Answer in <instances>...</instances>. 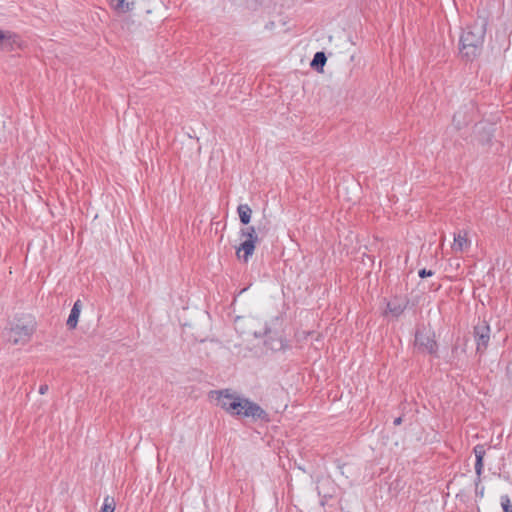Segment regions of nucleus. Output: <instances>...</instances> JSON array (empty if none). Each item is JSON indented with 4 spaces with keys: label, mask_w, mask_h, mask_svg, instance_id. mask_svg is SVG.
<instances>
[{
    "label": "nucleus",
    "mask_w": 512,
    "mask_h": 512,
    "mask_svg": "<svg viewBox=\"0 0 512 512\" xmlns=\"http://www.w3.org/2000/svg\"><path fill=\"white\" fill-rule=\"evenodd\" d=\"M237 212L242 224L247 225L251 220L252 210L248 204H240Z\"/></svg>",
    "instance_id": "nucleus-12"
},
{
    "label": "nucleus",
    "mask_w": 512,
    "mask_h": 512,
    "mask_svg": "<svg viewBox=\"0 0 512 512\" xmlns=\"http://www.w3.org/2000/svg\"><path fill=\"white\" fill-rule=\"evenodd\" d=\"M255 244V240L246 239L236 251L238 258L243 259L244 262H247L254 253Z\"/></svg>",
    "instance_id": "nucleus-8"
},
{
    "label": "nucleus",
    "mask_w": 512,
    "mask_h": 512,
    "mask_svg": "<svg viewBox=\"0 0 512 512\" xmlns=\"http://www.w3.org/2000/svg\"><path fill=\"white\" fill-rule=\"evenodd\" d=\"M474 338L476 341V350L483 353L490 340V327L485 322L479 323L474 327Z\"/></svg>",
    "instance_id": "nucleus-5"
},
{
    "label": "nucleus",
    "mask_w": 512,
    "mask_h": 512,
    "mask_svg": "<svg viewBox=\"0 0 512 512\" xmlns=\"http://www.w3.org/2000/svg\"><path fill=\"white\" fill-rule=\"evenodd\" d=\"M48 389H49L48 385L47 384H43L39 388V393L44 395V394H46L48 392Z\"/></svg>",
    "instance_id": "nucleus-22"
},
{
    "label": "nucleus",
    "mask_w": 512,
    "mask_h": 512,
    "mask_svg": "<svg viewBox=\"0 0 512 512\" xmlns=\"http://www.w3.org/2000/svg\"><path fill=\"white\" fill-rule=\"evenodd\" d=\"M475 454V473L477 475L476 481H475V487H476V495L483 497L484 495V487H479V484L481 482V474L483 472L484 468V456H485V449L483 445H476L473 449Z\"/></svg>",
    "instance_id": "nucleus-4"
},
{
    "label": "nucleus",
    "mask_w": 512,
    "mask_h": 512,
    "mask_svg": "<svg viewBox=\"0 0 512 512\" xmlns=\"http://www.w3.org/2000/svg\"><path fill=\"white\" fill-rule=\"evenodd\" d=\"M470 246V241L467 238V232L460 231L457 234H454V242L452 245V249L455 252H462Z\"/></svg>",
    "instance_id": "nucleus-9"
},
{
    "label": "nucleus",
    "mask_w": 512,
    "mask_h": 512,
    "mask_svg": "<svg viewBox=\"0 0 512 512\" xmlns=\"http://www.w3.org/2000/svg\"><path fill=\"white\" fill-rule=\"evenodd\" d=\"M501 506L503 508V512H512V504L508 495L501 496Z\"/></svg>",
    "instance_id": "nucleus-16"
},
{
    "label": "nucleus",
    "mask_w": 512,
    "mask_h": 512,
    "mask_svg": "<svg viewBox=\"0 0 512 512\" xmlns=\"http://www.w3.org/2000/svg\"><path fill=\"white\" fill-rule=\"evenodd\" d=\"M402 423V417H397L395 420H394V425H400Z\"/></svg>",
    "instance_id": "nucleus-23"
},
{
    "label": "nucleus",
    "mask_w": 512,
    "mask_h": 512,
    "mask_svg": "<svg viewBox=\"0 0 512 512\" xmlns=\"http://www.w3.org/2000/svg\"><path fill=\"white\" fill-rule=\"evenodd\" d=\"M81 308H82V304H81V301L80 300H77L71 311H70V315L67 319V322H66V325L69 329H74L76 328L77 326V323H78V319H79V316H80V312H81Z\"/></svg>",
    "instance_id": "nucleus-10"
},
{
    "label": "nucleus",
    "mask_w": 512,
    "mask_h": 512,
    "mask_svg": "<svg viewBox=\"0 0 512 512\" xmlns=\"http://www.w3.org/2000/svg\"><path fill=\"white\" fill-rule=\"evenodd\" d=\"M415 343L420 350L427 352L429 354H433L437 350V343L434 340L433 336L421 331L416 332Z\"/></svg>",
    "instance_id": "nucleus-6"
},
{
    "label": "nucleus",
    "mask_w": 512,
    "mask_h": 512,
    "mask_svg": "<svg viewBox=\"0 0 512 512\" xmlns=\"http://www.w3.org/2000/svg\"><path fill=\"white\" fill-rule=\"evenodd\" d=\"M12 37V34L10 32H3L0 30V46L6 42L9 41Z\"/></svg>",
    "instance_id": "nucleus-18"
},
{
    "label": "nucleus",
    "mask_w": 512,
    "mask_h": 512,
    "mask_svg": "<svg viewBox=\"0 0 512 512\" xmlns=\"http://www.w3.org/2000/svg\"><path fill=\"white\" fill-rule=\"evenodd\" d=\"M270 334H271V331L267 328L264 329L263 333L257 332V331L254 332L255 337H262V336L266 337V339L264 341V345L267 348H269L270 350H273V351L281 350L283 348L282 340L280 338H274Z\"/></svg>",
    "instance_id": "nucleus-7"
},
{
    "label": "nucleus",
    "mask_w": 512,
    "mask_h": 512,
    "mask_svg": "<svg viewBox=\"0 0 512 512\" xmlns=\"http://www.w3.org/2000/svg\"><path fill=\"white\" fill-rule=\"evenodd\" d=\"M115 510V501L112 497H105L103 506L100 512H114Z\"/></svg>",
    "instance_id": "nucleus-14"
},
{
    "label": "nucleus",
    "mask_w": 512,
    "mask_h": 512,
    "mask_svg": "<svg viewBox=\"0 0 512 512\" xmlns=\"http://www.w3.org/2000/svg\"><path fill=\"white\" fill-rule=\"evenodd\" d=\"M219 405L232 415L251 417L254 420L268 421V413L257 403L249 399L228 393V390L219 391Z\"/></svg>",
    "instance_id": "nucleus-1"
},
{
    "label": "nucleus",
    "mask_w": 512,
    "mask_h": 512,
    "mask_svg": "<svg viewBox=\"0 0 512 512\" xmlns=\"http://www.w3.org/2000/svg\"><path fill=\"white\" fill-rule=\"evenodd\" d=\"M112 5L116 11L126 13L133 9L134 2L128 0H112Z\"/></svg>",
    "instance_id": "nucleus-13"
},
{
    "label": "nucleus",
    "mask_w": 512,
    "mask_h": 512,
    "mask_svg": "<svg viewBox=\"0 0 512 512\" xmlns=\"http://www.w3.org/2000/svg\"><path fill=\"white\" fill-rule=\"evenodd\" d=\"M387 308L389 312L393 315L398 316L403 312V308L399 305H393L392 303H388Z\"/></svg>",
    "instance_id": "nucleus-17"
},
{
    "label": "nucleus",
    "mask_w": 512,
    "mask_h": 512,
    "mask_svg": "<svg viewBox=\"0 0 512 512\" xmlns=\"http://www.w3.org/2000/svg\"><path fill=\"white\" fill-rule=\"evenodd\" d=\"M418 274H419V277H421V278H425V277H430V276H432V275L434 274V272H433V271H431V270H427V269L423 268V269H421V270L419 271V273H418Z\"/></svg>",
    "instance_id": "nucleus-19"
},
{
    "label": "nucleus",
    "mask_w": 512,
    "mask_h": 512,
    "mask_svg": "<svg viewBox=\"0 0 512 512\" xmlns=\"http://www.w3.org/2000/svg\"><path fill=\"white\" fill-rule=\"evenodd\" d=\"M327 61V57L324 52L319 51L316 52L312 61H311V67L315 69L318 72L323 71V67Z\"/></svg>",
    "instance_id": "nucleus-11"
},
{
    "label": "nucleus",
    "mask_w": 512,
    "mask_h": 512,
    "mask_svg": "<svg viewBox=\"0 0 512 512\" xmlns=\"http://www.w3.org/2000/svg\"><path fill=\"white\" fill-rule=\"evenodd\" d=\"M453 123H454V125H455V127H456L457 129H460V128L462 127L463 122H462V121H460V120H458V114H455V115L453 116Z\"/></svg>",
    "instance_id": "nucleus-21"
},
{
    "label": "nucleus",
    "mask_w": 512,
    "mask_h": 512,
    "mask_svg": "<svg viewBox=\"0 0 512 512\" xmlns=\"http://www.w3.org/2000/svg\"><path fill=\"white\" fill-rule=\"evenodd\" d=\"M488 19L486 16H478L477 19L468 25L462 32L460 37V53L467 60H472L480 55Z\"/></svg>",
    "instance_id": "nucleus-2"
},
{
    "label": "nucleus",
    "mask_w": 512,
    "mask_h": 512,
    "mask_svg": "<svg viewBox=\"0 0 512 512\" xmlns=\"http://www.w3.org/2000/svg\"><path fill=\"white\" fill-rule=\"evenodd\" d=\"M241 236L246 237L247 239L255 240V242L258 241V237L256 235L255 228L253 226L242 229Z\"/></svg>",
    "instance_id": "nucleus-15"
},
{
    "label": "nucleus",
    "mask_w": 512,
    "mask_h": 512,
    "mask_svg": "<svg viewBox=\"0 0 512 512\" xmlns=\"http://www.w3.org/2000/svg\"><path fill=\"white\" fill-rule=\"evenodd\" d=\"M4 127H5V122L0 121V143H2L5 140Z\"/></svg>",
    "instance_id": "nucleus-20"
},
{
    "label": "nucleus",
    "mask_w": 512,
    "mask_h": 512,
    "mask_svg": "<svg viewBox=\"0 0 512 512\" xmlns=\"http://www.w3.org/2000/svg\"><path fill=\"white\" fill-rule=\"evenodd\" d=\"M34 330L35 326L31 319L21 318L4 329L3 337L13 345H24L30 340Z\"/></svg>",
    "instance_id": "nucleus-3"
}]
</instances>
